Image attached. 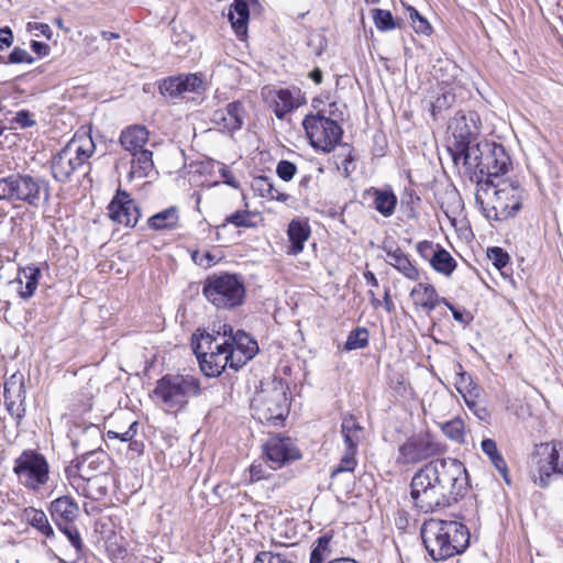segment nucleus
Segmentation results:
<instances>
[{
	"label": "nucleus",
	"instance_id": "f257e3e1",
	"mask_svg": "<svg viewBox=\"0 0 563 563\" xmlns=\"http://www.w3.org/2000/svg\"><path fill=\"white\" fill-rule=\"evenodd\" d=\"M420 533L428 554L435 562L463 553L470 544L467 527L455 520L428 519Z\"/></svg>",
	"mask_w": 563,
	"mask_h": 563
},
{
	"label": "nucleus",
	"instance_id": "f03ea898",
	"mask_svg": "<svg viewBox=\"0 0 563 563\" xmlns=\"http://www.w3.org/2000/svg\"><path fill=\"white\" fill-rule=\"evenodd\" d=\"M461 159L476 177L477 190L487 194L494 179L508 173L510 156L501 144L482 140L476 142Z\"/></svg>",
	"mask_w": 563,
	"mask_h": 563
},
{
	"label": "nucleus",
	"instance_id": "7ed1b4c3",
	"mask_svg": "<svg viewBox=\"0 0 563 563\" xmlns=\"http://www.w3.org/2000/svg\"><path fill=\"white\" fill-rule=\"evenodd\" d=\"M51 184L42 176L11 174L0 178V201L24 202L32 208L48 205Z\"/></svg>",
	"mask_w": 563,
	"mask_h": 563
},
{
	"label": "nucleus",
	"instance_id": "20e7f679",
	"mask_svg": "<svg viewBox=\"0 0 563 563\" xmlns=\"http://www.w3.org/2000/svg\"><path fill=\"white\" fill-rule=\"evenodd\" d=\"M494 202L486 205L482 192L476 190L475 203L487 220L504 221L515 217L522 207L526 190L515 179L494 181Z\"/></svg>",
	"mask_w": 563,
	"mask_h": 563
},
{
	"label": "nucleus",
	"instance_id": "39448f33",
	"mask_svg": "<svg viewBox=\"0 0 563 563\" xmlns=\"http://www.w3.org/2000/svg\"><path fill=\"white\" fill-rule=\"evenodd\" d=\"M287 385L282 379L261 383V388L251 401L252 415L261 423L277 424L289 412Z\"/></svg>",
	"mask_w": 563,
	"mask_h": 563
},
{
	"label": "nucleus",
	"instance_id": "423d86ee",
	"mask_svg": "<svg viewBox=\"0 0 563 563\" xmlns=\"http://www.w3.org/2000/svg\"><path fill=\"white\" fill-rule=\"evenodd\" d=\"M451 505L464 496L468 487V474L456 459H435L423 465Z\"/></svg>",
	"mask_w": 563,
	"mask_h": 563
},
{
	"label": "nucleus",
	"instance_id": "0eeeda50",
	"mask_svg": "<svg viewBox=\"0 0 563 563\" xmlns=\"http://www.w3.org/2000/svg\"><path fill=\"white\" fill-rule=\"evenodd\" d=\"M192 351L196 354L201 372L208 377L219 376L228 366L231 368L228 343L221 335L202 332L192 336Z\"/></svg>",
	"mask_w": 563,
	"mask_h": 563
},
{
	"label": "nucleus",
	"instance_id": "6e6552de",
	"mask_svg": "<svg viewBox=\"0 0 563 563\" xmlns=\"http://www.w3.org/2000/svg\"><path fill=\"white\" fill-rule=\"evenodd\" d=\"M202 294L217 308L232 309L243 303L245 287L241 276L219 273L207 277Z\"/></svg>",
	"mask_w": 563,
	"mask_h": 563
},
{
	"label": "nucleus",
	"instance_id": "1a4fd4ad",
	"mask_svg": "<svg viewBox=\"0 0 563 563\" xmlns=\"http://www.w3.org/2000/svg\"><path fill=\"white\" fill-rule=\"evenodd\" d=\"M200 393V380L188 374H166L157 380L153 390L154 396L169 409L185 408L189 399Z\"/></svg>",
	"mask_w": 563,
	"mask_h": 563
},
{
	"label": "nucleus",
	"instance_id": "9d476101",
	"mask_svg": "<svg viewBox=\"0 0 563 563\" xmlns=\"http://www.w3.org/2000/svg\"><path fill=\"white\" fill-rule=\"evenodd\" d=\"M410 498L413 508L422 514H432L452 506L423 466L411 478Z\"/></svg>",
	"mask_w": 563,
	"mask_h": 563
},
{
	"label": "nucleus",
	"instance_id": "9b49d317",
	"mask_svg": "<svg viewBox=\"0 0 563 563\" xmlns=\"http://www.w3.org/2000/svg\"><path fill=\"white\" fill-rule=\"evenodd\" d=\"M93 147L90 137L70 140L52 158L51 173L53 178L59 183L68 181L75 170L91 156Z\"/></svg>",
	"mask_w": 563,
	"mask_h": 563
},
{
	"label": "nucleus",
	"instance_id": "f8f14e48",
	"mask_svg": "<svg viewBox=\"0 0 563 563\" xmlns=\"http://www.w3.org/2000/svg\"><path fill=\"white\" fill-rule=\"evenodd\" d=\"M303 129L313 148L331 152L342 139L343 130L335 119L324 111L307 114L302 121Z\"/></svg>",
	"mask_w": 563,
	"mask_h": 563
},
{
	"label": "nucleus",
	"instance_id": "ddd939ff",
	"mask_svg": "<svg viewBox=\"0 0 563 563\" xmlns=\"http://www.w3.org/2000/svg\"><path fill=\"white\" fill-rule=\"evenodd\" d=\"M479 117L476 112L459 111L451 119L449 130L453 136V143L449 146L452 159L455 164L470 148L478 142Z\"/></svg>",
	"mask_w": 563,
	"mask_h": 563
},
{
	"label": "nucleus",
	"instance_id": "4468645a",
	"mask_svg": "<svg viewBox=\"0 0 563 563\" xmlns=\"http://www.w3.org/2000/svg\"><path fill=\"white\" fill-rule=\"evenodd\" d=\"M13 473L22 486L36 492L47 484L49 465L43 454L35 450H24L14 461Z\"/></svg>",
	"mask_w": 563,
	"mask_h": 563
},
{
	"label": "nucleus",
	"instance_id": "2eb2a0df",
	"mask_svg": "<svg viewBox=\"0 0 563 563\" xmlns=\"http://www.w3.org/2000/svg\"><path fill=\"white\" fill-rule=\"evenodd\" d=\"M212 331L221 335V340L227 341L231 368L234 371L243 367L258 353L257 342L243 330L234 331L231 325L219 323Z\"/></svg>",
	"mask_w": 563,
	"mask_h": 563
},
{
	"label": "nucleus",
	"instance_id": "dca6fc26",
	"mask_svg": "<svg viewBox=\"0 0 563 563\" xmlns=\"http://www.w3.org/2000/svg\"><path fill=\"white\" fill-rule=\"evenodd\" d=\"M445 452V445L435 440L429 432H420L407 439L398 448L397 462L416 464Z\"/></svg>",
	"mask_w": 563,
	"mask_h": 563
},
{
	"label": "nucleus",
	"instance_id": "f3484780",
	"mask_svg": "<svg viewBox=\"0 0 563 563\" xmlns=\"http://www.w3.org/2000/svg\"><path fill=\"white\" fill-rule=\"evenodd\" d=\"M537 472L533 474L536 484L547 488L554 474L563 478L562 442L541 443L537 446Z\"/></svg>",
	"mask_w": 563,
	"mask_h": 563
},
{
	"label": "nucleus",
	"instance_id": "a211bd4d",
	"mask_svg": "<svg viewBox=\"0 0 563 563\" xmlns=\"http://www.w3.org/2000/svg\"><path fill=\"white\" fill-rule=\"evenodd\" d=\"M108 216L115 223L133 228L141 218V210L129 192L118 189L108 206Z\"/></svg>",
	"mask_w": 563,
	"mask_h": 563
},
{
	"label": "nucleus",
	"instance_id": "6ab92c4d",
	"mask_svg": "<svg viewBox=\"0 0 563 563\" xmlns=\"http://www.w3.org/2000/svg\"><path fill=\"white\" fill-rule=\"evenodd\" d=\"M264 452L271 470H278L291 461L299 460L301 454L290 438L275 437L264 445Z\"/></svg>",
	"mask_w": 563,
	"mask_h": 563
},
{
	"label": "nucleus",
	"instance_id": "aec40b11",
	"mask_svg": "<svg viewBox=\"0 0 563 563\" xmlns=\"http://www.w3.org/2000/svg\"><path fill=\"white\" fill-rule=\"evenodd\" d=\"M3 398L7 411L15 419L19 426L26 412V391L23 380L16 382L15 375L11 376L4 384Z\"/></svg>",
	"mask_w": 563,
	"mask_h": 563
},
{
	"label": "nucleus",
	"instance_id": "412c9836",
	"mask_svg": "<svg viewBox=\"0 0 563 563\" xmlns=\"http://www.w3.org/2000/svg\"><path fill=\"white\" fill-rule=\"evenodd\" d=\"M203 80L197 74H180L162 81L159 91L170 98L183 97L185 92H200Z\"/></svg>",
	"mask_w": 563,
	"mask_h": 563
},
{
	"label": "nucleus",
	"instance_id": "4be33fe9",
	"mask_svg": "<svg viewBox=\"0 0 563 563\" xmlns=\"http://www.w3.org/2000/svg\"><path fill=\"white\" fill-rule=\"evenodd\" d=\"M245 108L242 102H230L224 109L217 110L212 114V121L222 130L235 132L244 124Z\"/></svg>",
	"mask_w": 563,
	"mask_h": 563
},
{
	"label": "nucleus",
	"instance_id": "5701e85b",
	"mask_svg": "<svg viewBox=\"0 0 563 563\" xmlns=\"http://www.w3.org/2000/svg\"><path fill=\"white\" fill-rule=\"evenodd\" d=\"M107 454L100 449H93L84 452L75 461L74 467L77 468L82 479L90 481L95 477V473L106 471Z\"/></svg>",
	"mask_w": 563,
	"mask_h": 563
},
{
	"label": "nucleus",
	"instance_id": "b1692460",
	"mask_svg": "<svg viewBox=\"0 0 563 563\" xmlns=\"http://www.w3.org/2000/svg\"><path fill=\"white\" fill-rule=\"evenodd\" d=\"M48 510L57 527L74 522L80 512L76 500L68 495L60 496L51 501Z\"/></svg>",
	"mask_w": 563,
	"mask_h": 563
},
{
	"label": "nucleus",
	"instance_id": "393cba45",
	"mask_svg": "<svg viewBox=\"0 0 563 563\" xmlns=\"http://www.w3.org/2000/svg\"><path fill=\"white\" fill-rule=\"evenodd\" d=\"M388 260L387 263L400 272L405 277L411 280L419 278L418 269L411 264L407 254L397 245L384 243L382 246Z\"/></svg>",
	"mask_w": 563,
	"mask_h": 563
},
{
	"label": "nucleus",
	"instance_id": "a878e982",
	"mask_svg": "<svg viewBox=\"0 0 563 563\" xmlns=\"http://www.w3.org/2000/svg\"><path fill=\"white\" fill-rule=\"evenodd\" d=\"M457 369L455 371L454 385L456 390L463 397L467 407L475 406L474 398H479L482 389L474 382L472 375L463 371V366L457 363Z\"/></svg>",
	"mask_w": 563,
	"mask_h": 563
},
{
	"label": "nucleus",
	"instance_id": "bb28decb",
	"mask_svg": "<svg viewBox=\"0 0 563 563\" xmlns=\"http://www.w3.org/2000/svg\"><path fill=\"white\" fill-rule=\"evenodd\" d=\"M311 230L307 221L294 219L288 224L287 235L289 240L288 254L297 255L303 251L305 242L310 238Z\"/></svg>",
	"mask_w": 563,
	"mask_h": 563
},
{
	"label": "nucleus",
	"instance_id": "cd10ccee",
	"mask_svg": "<svg viewBox=\"0 0 563 563\" xmlns=\"http://www.w3.org/2000/svg\"><path fill=\"white\" fill-rule=\"evenodd\" d=\"M415 306L430 313L440 303V297L435 288L430 284L419 283L410 291Z\"/></svg>",
	"mask_w": 563,
	"mask_h": 563
},
{
	"label": "nucleus",
	"instance_id": "c85d7f7f",
	"mask_svg": "<svg viewBox=\"0 0 563 563\" xmlns=\"http://www.w3.org/2000/svg\"><path fill=\"white\" fill-rule=\"evenodd\" d=\"M179 209L172 206L150 217L147 227L153 231H172L179 227Z\"/></svg>",
	"mask_w": 563,
	"mask_h": 563
},
{
	"label": "nucleus",
	"instance_id": "c756f323",
	"mask_svg": "<svg viewBox=\"0 0 563 563\" xmlns=\"http://www.w3.org/2000/svg\"><path fill=\"white\" fill-rule=\"evenodd\" d=\"M363 431L364 428L353 415L344 416L341 422V434L344 442V449L358 452V444L361 442Z\"/></svg>",
	"mask_w": 563,
	"mask_h": 563
},
{
	"label": "nucleus",
	"instance_id": "7c9ffc66",
	"mask_svg": "<svg viewBox=\"0 0 563 563\" xmlns=\"http://www.w3.org/2000/svg\"><path fill=\"white\" fill-rule=\"evenodd\" d=\"M148 141V131L142 125H132L121 132L120 143L125 151L135 153L144 150Z\"/></svg>",
	"mask_w": 563,
	"mask_h": 563
},
{
	"label": "nucleus",
	"instance_id": "2f4dec72",
	"mask_svg": "<svg viewBox=\"0 0 563 563\" xmlns=\"http://www.w3.org/2000/svg\"><path fill=\"white\" fill-rule=\"evenodd\" d=\"M228 19L236 33L242 38L247 33V22L250 19L249 4L244 0H234L230 5Z\"/></svg>",
	"mask_w": 563,
	"mask_h": 563
},
{
	"label": "nucleus",
	"instance_id": "473e14b6",
	"mask_svg": "<svg viewBox=\"0 0 563 563\" xmlns=\"http://www.w3.org/2000/svg\"><path fill=\"white\" fill-rule=\"evenodd\" d=\"M21 519L46 538L55 536L54 529L42 509L26 507L22 511Z\"/></svg>",
	"mask_w": 563,
	"mask_h": 563
},
{
	"label": "nucleus",
	"instance_id": "72a5a7b5",
	"mask_svg": "<svg viewBox=\"0 0 563 563\" xmlns=\"http://www.w3.org/2000/svg\"><path fill=\"white\" fill-rule=\"evenodd\" d=\"M41 276V269L35 265H29L19 269V283H23L21 277L25 279L24 287H22L19 291V295L22 299L27 300L33 297Z\"/></svg>",
	"mask_w": 563,
	"mask_h": 563
},
{
	"label": "nucleus",
	"instance_id": "f704fd0d",
	"mask_svg": "<svg viewBox=\"0 0 563 563\" xmlns=\"http://www.w3.org/2000/svg\"><path fill=\"white\" fill-rule=\"evenodd\" d=\"M373 196L375 210L385 218L391 217L398 203L396 195L391 190L373 188Z\"/></svg>",
	"mask_w": 563,
	"mask_h": 563
},
{
	"label": "nucleus",
	"instance_id": "c9c22d12",
	"mask_svg": "<svg viewBox=\"0 0 563 563\" xmlns=\"http://www.w3.org/2000/svg\"><path fill=\"white\" fill-rule=\"evenodd\" d=\"M251 187L253 191L262 198H268L279 202H287L290 198V196L285 192H277V195H274L275 186L273 180L267 176L254 177Z\"/></svg>",
	"mask_w": 563,
	"mask_h": 563
},
{
	"label": "nucleus",
	"instance_id": "e433bc0d",
	"mask_svg": "<svg viewBox=\"0 0 563 563\" xmlns=\"http://www.w3.org/2000/svg\"><path fill=\"white\" fill-rule=\"evenodd\" d=\"M132 155L131 175L139 178L147 177L154 168L153 153L144 148L132 153Z\"/></svg>",
	"mask_w": 563,
	"mask_h": 563
},
{
	"label": "nucleus",
	"instance_id": "4c0bfd02",
	"mask_svg": "<svg viewBox=\"0 0 563 563\" xmlns=\"http://www.w3.org/2000/svg\"><path fill=\"white\" fill-rule=\"evenodd\" d=\"M297 107L298 104L291 91L288 89H279L272 104L273 111L278 119H284L287 113L291 112Z\"/></svg>",
	"mask_w": 563,
	"mask_h": 563
},
{
	"label": "nucleus",
	"instance_id": "58836bf2",
	"mask_svg": "<svg viewBox=\"0 0 563 563\" xmlns=\"http://www.w3.org/2000/svg\"><path fill=\"white\" fill-rule=\"evenodd\" d=\"M57 528L67 538L70 545L73 547L75 559L78 560L82 558L85 554L86 547L82 541L81 534L78 528L74 525V522L58 526Z\"/></svg>",
	"mask_w": 563,
	"mask_h": 563
},
{
	"label": "nucleus",
	"instance_id": "ea45409f",
	"mask_svg": "<svg viewBox=\"0 0 563 563\" xmlns=\"http://www.w3.org/2000/svg\"><path fill=\"white\" fill-rule=\"evenodd\" d=\"M430 265L435 272L450 276L456 267V262L446 250L438 246Z\"/></svg>",
	"mask_w": 563,
	"mask_h": 563
},
{
	"label": "nucleus",
	"instance_id": "a19ab883",
	"mask_svg": "<svg viewBox=\"0 0 563 563\" xmlns=\"http://www.w3.org/2000/svg\"><path fill=\"white\" fill-rule=\"evenodd\" d=\"M356 454H357V451L344 449V453H343L342 457L340 459V462L331 471V478H334L335 476H338L341 473L354 472V470L357 465Z\"/></svg>",
	"mask_w": 563,
	"mask_h": 563
},
{
	"label": "nucleus",
	"instance_id": "79ce46f5",
	"mask_svg": "<svg viewBox=\"0 0 563 563\" xmlns=\"http://www.w3.org/2000/svg\"><path fill=\"white\" fill-rule=\"evenodd\" d=\"M368 344V331L365 328H356L350 332L344 344V350L353 351L364 349Z\"/></svg>",
	"mask_w": 563,
	"mask_h": 563
},
{
	"label": "nucleus",
	"instance_id": "37998d69",
	"mask_svg": "<svg viewBox=\"0 0 563 563\" xmlns=\"http://www.w3.org/2000/svg\"><path fill=\"white\" fill-rule=\"evenodd\" d=\"M442 432L451 440L457 443H464V422L460 418H454L441 426Z\"/></svg>",
	"mask_w": 563,
	"mask_h": 563
},
{
	"label": "nucleus",
	"instance_id": "c03bdc74",
	"mask_svg": "<svg viewBox=\"0 0 563 563\" xmlns=\"http://www.w3.org/2000/svg\"><path fill=\"white\" fill-rule=\"evenodd\" d=\"M354 161V156L352 155V148L349 144H343L340 147V151L334 155V162L338 168L343 169V174L345 177H349L351 174L350 166Z\"/></svg>",
	"mask_w": 563,
	"mask_h": 563
},
{
	"label": "nucleus",
	"instance_id": "a18cd8bd",
	"mask_svg": "<svg viewBox=\"0 0 563 563\" xmlns=\"http://www.w3.org/2000/svg\"><path fill=\"white\" fill-rule=\"evenodd\" d=\"M373 19L376 27L380 31H389L397 26L393 14L388 10L374 9Z\"/></svg>",
	"mask_w": 563,
	"mask_h": 563
},
{
	"label": "nucleus",
	"instance_id": "49530a36",
	"mask_svg": "<svg viewBox=\"0 0 563 563\" xmlns=\"http://www.w3.org/2000/svg\"><path fill=\"white\" fill-rule=\"evenodd\" d=\"M253 563H294L289 553L262 551L255 556Z\"/></svg>",
	"mask_w": 563,
	"mask_h": 563
},
{
	"label": "nucleus",
	"instance_id": "de8ad7c7",
	"mask_svg": "<svg viewBox=\"0 0 563 563\" xmlns=\"http://www.w3.org/2000/svg\"><path fill=\"white\" fill-rule=\"evenodd\" d=\"M254 213L247 210H238L227 217L225 222L233 224L236 228H254L255 223L252 221Z\"/></svg>",
	"mask_w": 563,
	"mask_h": 563
},
{
	"label": "nucleus",
	"instance_id": "09e8293b",
	"mask_svg": "<svg viewBox=\"0 0 563 563\" xmlns=\"http://www.w3.org/2000/svg\"><path fill=\"white\" fill-rule=\"evenodd\" d=\"M331 536L323 534L317 540V547H314L310 553L309 563H323L325 552H330Z\"/></svg>",
	"mask_w": 563,
	"mask_h": 563
},
{
	"label": "nucleus",
	"instance_id": "8fccbe9b",
	"mask_svg": "<svg viewBox=\"0 0 563 563\" xmlns=\"http://www.w3.org/2000/svg\"><path fill=\"white\" fill-rule=\"evenodd\" d=\"M487 257L493 263V265L500 272L509 264L510 260L508 253L498 246L488 249Z\"/></svg>",
	"mask_w": 563,
	"mask_h": 563
},
{
	"label": "nucleus",
	"instance_id": "3c124183",
	"mask_svg": "<svg viewBox=\"0 0 563 563\" xmlns=\"http://www.w3.org/2000/svg\"><path fill=\"white\" fill-rule=\"evenodd\" d=\"M455 101V96L449 90H443L440 96L431 103L432 115L435 117L438 112L450 108Z\"/></svg>",
	"mask_w": 563,
	"mask_h": 563
},
{
	"label": "nucleus",
	"instance_id": "603ef678",
	"mask_svg": "<svg viewBox=\"0 0 563 563\" xmlns=\"http://www.w3.org/2000/svg\"><path fill=\"white\" fill-rule=\"evenodd\" d=\"M407 11L409 12V18L412 22V26L417 33L428 34L431 30V26L427 19H424L420 13L411 5L407 7Z\"/></svg>",
	"mask_w": 563,
	"mask_h": 563
},
{
	"label": "nucleus",
	"instance_id": "864d4df0",
	"mask_svg": "<svg viewBox=\"0 0 563 563\" xmlns=\"http://www.w3.org/2000/svg\"><path fill=\"white\" fill-rule=\"evenodd\" d=\"M269 463L266 461H254L250 466V476L252 482H258L271 476Z\"/></svg>",
	"mask_w": 563,
	"mask_h": 563
},
{
	"label": "nucleus",
	"instance_id": "5fc2aeb1",
	"mask_svg": "<svg viewBox=\"0 0 563 563\" xmlns=\"http://www.w3.org/2000/svg\"><path fill=\"white\" fill-rule=\"evenodd\" d=\"M297 173V166L287 159H282L277 163L276 174L284 181H290Z\"/></svg>",
	"mask_w": 563,
	"mask_h": 563
},
{
	"label": "nucleus",
	"instance_id": "6e6d98bb",
	"mask_svg": "<svg viewBox=\"0 0 563 563\" xmlns=\"http://www.w3.org/2000/svg\"><path fill=\"white\" fill-rule=\"evenodd\" d=\"M34 62V57L19 46H15L8 55V63L10 64H33Z\"/></svg>",
	"mask_w": 563,
	"mask_h": 563
},
{
	"label": "nucleus",
	"instance_id": "4d7b16f0",
	"mask_svg": "<svg viewBox=\"0 0 563 563\" xmlns=\"http://www.w3.org/2000/svg\"><path fill=\"white\" fill-rule=\"evenodd\" d=\"M12 122L18 124L21 129L32 128L36 124L34 115L29 110L18 111Z\"/></svg>",
	"mask_w": 563,
	"mask_h": 563
},
{
	"label": "nucleus",
	"instance_id": "13d9d810",
	"mask_svg": "<svg viewBox=\"0 0 563 563\" xmlns=\"http://www.w3.org/2000/svg\"><path fill=\"white\" fill-rule=\"evenodd\" d=\"M137 427H139V422L134 421L130 424L129 429L122 433L109 430L107 432V438L108 439H119L122 442L131 441L136 435Z\"/></svg>",
	"mask_w": 563,
	"mask_h": 563
},
{
	"label": "nucleus",
	"instance_id": "bf43d9fd",
	"mask_svg": "<svg viewBox=\"0 0 563 563\" xmlns=\"http://www.w3.org/2000/svg\"><path fill=\"white\" fill-rule=\"evenodd\" d=\"M438 246L440 245L433 244L430 241H421L417 244V252L422 258L431 263V261H433V255H435Z\"/></svg>",
	"mask_w": 563,
	"mask_h": 563
},
{
	"label": "nucleus",
	"instance_id": "052dcab7",
	"mask_svg": "<svg viewBox=\"0 0 563 563\" xmlns=\"http://www.w3.org/2000/svg\"><path fill=\"white\" fill-rule=\"evenodd\" d=\"M489 460L494 467L500 473L505 482L507 484H510L507 463L503 455L499 452H497L496 455H493V457H489Z\"/></svg>",
	"mask_w": 563,
	"mask_h": 563
},
{
	"label": "nucleus",
	"instance_id": "680f3d73",
	"mask_svg": "<svg viewBox=\"0 0 563 563\" xmlns=\"http://www.w3.org/2000/svg\"><path fill=\"white\" fill-rule=\"evenodd\" d=\"M14 41V35L9 26L0 27V51L9 48Z\"/></svg>",
	"mask_w": 563,
	"mask_h": 563
},
{
	"label": "nucleus",
	"instance_id": "e2e57ef3",
	"mask_svg": "<svg viewBox=\"0 0 563 563\" xmlns=\"http://www.w3.org/2000/svg\"><path fill=\"white\" fill-rule=\"evenodd\" d=\"M27 30L29 31H36L38 33H36L35 35L42 34V35H44L47 38H51L52 34H53V31H52L51 26L48 24H46V23H38V22L29 23L27 24Z\"/></svg>",
	"mask_w": 563,
	"mask_h": 563
},
{
	"label": "nucleus",
	"instance_id": "0e129e2a",
	"mask_svg": "<svg viewBox=\"0 0 563 563\" xmlns=\"http://www.w3.org/2000/svg\"><path fill=\"white\" fill-rule=\"evenodd\" d=\"M220 175L223 179V183L228 186L238 189L240 187V181L235 178L231 170L228 167L222 166L220 168Z\"/></svg>",
	"mask_w": 563,
	"mask_h": 563
},
{
	"label": "nucleus",
	"instance_id": "69168bd1",
	"mask_svg": "<svg viewBox=\"0 0 563 563\" xmlns=\"http://www.w3.org/2000/svg\"><path fill=\"white\" fill-rule=\"evenodd\" d=\"M482 451L488 456L493 457L498 451L497 444L493 439H484L481 443Z\"/></svg>",
	"mask_w": 563,
	"mask_h": 563
},
{
	"label": "nucleus",
	"instance_id": "338daca9",
	"mask_svg": "<svg viewBox=\"0 0 563 563\" xmlns=\"http://www.w3.org/2000/svg\"><path fill=\"white\" fill-rule=\"evenodd\" d=\"M450 310L452 312V316L455 321L462 323V324H468L472 318L470 317V313L460 310L455 308L454 306H450Z\"/></svg>",
	"mask_w": 563,
	"mask_h": 563
},
{
	"label": "nucleus",
	"instance_id": "774afa93",
	"mask_svg": "<svg viewBox=\"0 0 563 563\" xmlns=\"http://www.w3.org/2000/svg\"><path fill=\"white\" fill-rule=\"evenodd\" d=\"M31 48L40 57L47 56L51 51L49 46L46 43L38 41H32Z\"/></svg>",
	"mask_w": 563,
	"mask_h": 563
}]
</instances>
